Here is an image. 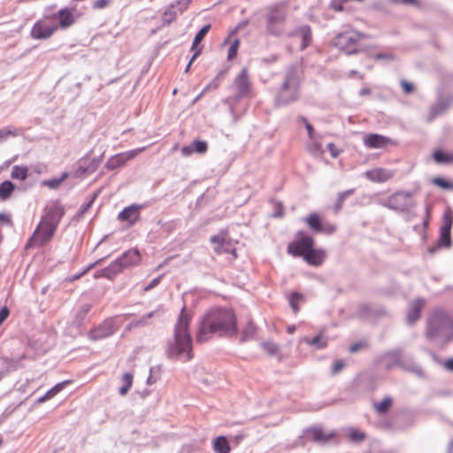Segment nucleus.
<instances>
[{
  "mask_svg": "<svg viewBox=\"0 0 453 453\" xmlns=\"http://www.w3.org/2000/svg\"><path fill=\"white\" fill-rule=\"evenodd\" d=\"M261 347L265 351H266L268 354L272 356L275 355L279 350L277 344L272 342H262Z\"/></svg>",
  "mask_w": 453,
  "mask_h": 453,
  "instance_id": "bf43d9fd",
  "label": "nucleus"
},
{
  "mask_svg": "<svg viewBox=\"0 0 453 453\" xmlns=\"http://www.w3.org/2000/svg\"><path fill=\"white\" fill-rule=\"evenodd\" d=\"M433 183L441 188H444V189H452L453 188V183L448 181L447 180H445L441 177L434 178Z\"/></svg>",
  "mask_w": 453,
  "mask_h": 453,
  "instance_id": "13d9d810",
  "label": "nucleus"
},
{
  "mask_svg": "<svg viewBox=\"0 0 453 453\" xmlns=\"http://www.w3.org/2000/svg\"><path fill=\"white\" fill-rule=\"evenodd\" d=\"M360 34L355 31H345L338 34L334 39V44L340 50L346 52L348 55L354 54L357 51V42Z\"/></svg>",
  "mask_w": 453,
  "mask_h": 453,
  "instance_id": "1a4fd4ad",
  "label": "nucleus"
},
{
  "mask_svg": "<svg viewBox=\"0 0 453 453\" xmlns=\"http://www.w3.org/2000/svg\"><path fill=\"white\" fill-rule=\"evenodd\" d=\"M104 259V257L103 258H100L98 260H96V262L90 264L88 266H87L83 271H81V273H78L76 274H73L72 276H70L67 280L69 282H73L77 280H79L80 278H81L83 275H85L89 270H91L92 268H94L96 265H99L103 260Z\"/></svg>",
  "mask_w": 453,
  "mask_h": 453,
  "instance_id": "3c124183",
  "label": "nucleus"
},
{
  "mask_svg": "<svg viewBox=\"0 0 453 453\" xmlns=\"http://www.w3.org/2000/svg\"><path fill=\"white\" fill-rule=\"evenodd\" d=\"M423 305L424 300L422 299H417L413 302L406 316V321L408 324H414L420 318Z\"/></svg>",
  "mask_w": 453,
  "mask_h": 453,
  "instance_id": "c85d7f7f",
  "label": "nucleus"
},
{
  "mask_svg": "<svg viewBox=\"0 0 453 453\" xmlns=\"http://www.w3.org/2000/svg\"><path fill=\"white\" fill-rule=\"evenodd\" d=\"M142 205L132 204L124 208L118 215V219L121 221H128L130 225H134L139 219V210Z\"/></svg>",
  "mask_w": 453,
  "mask_h": 453,
  "instance_id": "b1692460",
  "label": "nucleus"
},
{
  "mask_svg": "<svg viewBox=\"0 0 453 453\" xmlns=\"http://www.w3.org/2000/svg\"><path fill=\"white\" fill-rule=\"evenodd\" d=\"M433 157L438 164H449L453 160L451 155L447 154L441 150H435L433 154Z\"/></svg>",
  "mask_w": 453,
  "mask_h": 453,
  "instance_id": "09e8293b",
  "label": "nucleus"
},
{
  "mask_svg": "<svg viewBox=\"0 0 453 453\" xmlns=\"http://www.w3.org/2000/svg\"><path fill=\"white\" fill-rule=\"evenodd\" d=\"M14 190V185L10 180H5L0 185V199L4 201L8 199L12 191Z\"/></svg>",
  "mask_w": 453,
  "mask_h": 453,
  "instance_id": "79ce46f5",
  "label": "nucleus"
},
{
  "mask_svg": "<svg viewBox=\"0 0 453 453\" xmlns=\"http://www.w3.org/2000/svg\"><path fill=\"white\" fill-rule=\"evenodd\" d=\"M108 269H110V265L99 271H96L94 274L95 279L104 277L109 280H113L117 276L116 273L110 272Z\"/></svg>",
  "mask_w": 453,
  "mask_h": 453,
  "instance_id": "6e6d98bb",
  "label": "nucleus"
},
{
  "mask_svg": "<svg viewBox=\"0 0 453 453\" xmlns=\"http://www.w3.org/2000/svg\"><path fill=\"white\" fill-rule=\"evenodd\" d=\"M189 2V0H178L173 4H175V7H179L180 13H182L188 8Z\"/></svg>",
  "mask_w": 453,
  "mask_h": 453,
  "instance_id": "774afa93",
  "label": "nucleus"
},
{
  "mask_svg": "<svg viewBox=\"0 0 453 453\" xmlns=\"http://www.w3.org/2000/svg\"><path fill=\"white\" fill-rule=\"evenodd\" d=\"M54 17H44L36 21L32 27L31 36L34 39L44 40L50 38L58 29L57 24L54 22Z\"/></svg>",
  "mask_w": 453,
  "mask_h": 453,
  "instance_id": "9d476101",
  "label": "nucleus"
},
{
  "mask_svg": "<svg viewBox=\"0 0 453 453\" xmlns=\"http://www.w3.org/2000/svg\"><path fill=\"white\" fill-rule=\"evenodd\" d=\"M336 231V226L328 222H326L322 226L321 233L326 234H332Z\"/></svg>",
  "mask_w": 453,
  "mask_h": 453,
  "instance_id": "e2e57ef3",
  "label": "nucleus"
},
{
  "mask_svg": "<svg viewBox=\"0 0 453 453\" xmlns=\"http://www.w3.org/2000/svg\"><path fill=\"white\" fill-rule=\"evenodd\" d=\"M389 139L383 135L378 134H370L365 138L364 142L368 148L380 149L385 147Z\"/></svg>",
  "mask_w": 453,
  "mask_h": 453,
  "instance_id": "cd10ccee",
  "label": "nucleus"
},
{
  "mask_svg": "<svg viewBox=\"0 0 453 453\" xmlns=\"http://www.w3.org/2000/svg\"><path fill=\"white\" fill-rule=\"evenodd\" d=\"M133 374L131 372H126L122 378V386L119 388V394L122 396L126 395L133 385Z\"/></svg>",
  "mask_w": 453,
  "mask_h": 453,
  "instance_id": "58836bf2",
  "label": "nucleus"
},
{
  "mask_svg": "<svg viewBox=\"0 0 453 453\" xmlns=\"http://www.w3.org/2000/svg\"><path fill=\"white\" fill-rule=\"evenodd\" d=\"M326 257V252L323 249H311L306 252L303 257V259L310 265L319 266L321 265Z\"/></svg>",
  "mask_w": 453,
  "mask_h": 453,
  "instance_id": "4be33fe9",
  "label": "nucleus"
},
{
  "mask_svg": "<svg viewBox=\"0 0 453 453\" xmlns=\"http://www.w3.org/2000/svg\"><path fill=\"white\" fill-rule=\"evenodd\" d=\"M345 365V363L343 360H337L336 362H334V364L333 365V367H332V374H337L339 373L342 368L344 367Z\"/></svg>",
  "mask_w": 453,
  "mask_h": 453,
  "instance_id": "69168bd1",
  "label": "nucleus"
},
{
  "mask_svg": "<svg viewBox=\"0 0 453 453\" xmlns=\"http://www.w3.org/2000/svg\"><path fill=\"white\" fill-rule=\"evenodd\" d=\"M212 449L216 453H229L231 450L226 436H218L212 442Z\"/></svg>",
  "mask_w": 453,
  "mask_h": 453,
  "instance_id": "473e14b6",
  "label": "nucleus"
},
{
  "mask_svg": "<svg viewBox=\"0 0 453 453\" xmlns=\"http://www.w3.org/2000/svg\"><path fill=\"white\" fill-rule=\"evenodd\" d=\"M334 436V434H325L323 430L319 427H310L303 431V434L299 436L296 444L300 446H305L304 440L312 441L318 443H326L331 438Z\"/></svg>",
  "mask_w": 453,
  "mask_h": 453,
  "instance_id": "f8f14e48",
  "label": "nucleus"
},
{
  "mask_svg": "<svg viewBox=\"0 0 453 453\" xmlns=\"http://www.w3.org/2000/svg\"><path fill=\"white\" fill-rule=\"evenodd\" d=\"M58 16L59 18V25L63 28L70 27L74 22L73 15L67 9H61L58 12Z\"/></svg>",
  "mask_w": 453,
  "mask_h": 453,
  "instance_id": "f704fd0d",
  "label": "nucleus"
},
{
  "mask_svg": "<svg viewBox=\"0 0 453 453\" xmlns=\"http://www.w3.org/2000/svg\"><path fill=\"white\" fill-rule=\"evenodd\" d=\"M287 10L281 5H273L268 8L266 15L267 32L274 36H280L285 29Z\"/></svg>",
  "mask_w": 453,
  "mask_h": 453,
  "instance_id": "39448f33",
  "label": "nucleus"
},
{
  "mask_svg": "<svg viewBox=\"0 0 453 453\" xmlns=\"http://www.w3.org/2000/svg\"><path fill=\"white\" fill-rule=\"evenodd\" d=\"M45 211L46 213L42 219L58 228V224L65 214L64 207L59 203L56 202L49 204Z\"/></svg>",
  "mask_w": 453,
  "mask_h": 453,
  "instance_id": "dca6fc26",
  "label": "nucleus"
},
{
  "mask_svg": "<svg viewBox=\"0 0 453 453\" xmlns=\"http://www.w3.org/2000/svg\"><path fill=\"white\" fill-rule=\"evenodd\" d=\"M354 193H355L354 188H350V189H348V190L339 193L337 200L334 205V211L335 213H338L342 210L345 200L349 196L353 195Z\"/></svg>",
  "mask_w": 453,
  "mask_h": 453,
  "instance_id": "ea45409f",
  "label": "nucleus"
},
{
  "mask_svg": "<svg viewBox=\"0 0 453 453\" xmlns=\"http://www.w3.org/2000/svg\"><path fill=\"white\" fill-rule=\"evenodd\" d=\"M236 334L234 312L230 309L212 308L201 317L196 340L198 343H203L213 336L232 337Z\"/></svg>",
  "mask_w": 453,
  "mask_h": 453,
  "instance_id": "f257e3e1",
  "label": "nucleus"
},
{
  "mask_svg": "<svg viewBox=\"0 0 453 453\" xmlns=\"http://www.w3.org/2000/svg\"><path fill=\"white\" fill-rule=\"evenodd\" d=\"M56 229L57 227L42 219L33 235L28 239L26 248L28 249L34 245H44L54 235Z\"/></svg>",
  "mask_w": 453,
  "mask_h": 453,
  "instance_id": "6e6552de",
  "label": "nucleus"
},
{
  "mask_svg": "<svg viewBox=\"0 0 453 453\" xmlns=\"http://www.w3.org/2000/svg\"><path fill=\"white\" fill-rule=\"evenodd\" d=\"M25 358V355L20 356L18 358H10L6 357H3L0 358L2 364V370L5 372V374L18 370L20 368L21 361Z\"/></svg>",
  "mask_w": 453,
  "mask_h": 453,
  "instance_id": "c756f323",
  "label": "nucleus"
},
{
  "mask_svg": "<svg viewBox=\"0 0 453 453\" xmlns=\"http://www.w3.org/2000/svg\"><path fill=\"white\" fill-rule=\"evenodd\" d=\"M116 331L114 319L112 318L106 319L96 327L91 329L88 333V337L91 341H98L111 336Z\"/></svg>",
  "mask_w": 453,
  "mask_h": 453,
  "instance_id": "4468645a",
  "label": "nucleus"
},
{
  "mask_svg": "<svg viewBox=\"0 0 453 453\" xmlns=\"http://www.w3.org/2000/svg\"><path fill=\"white\" fill-rule=\"evenodd\" d=\"M189 321L190 316L185 311L184 306L174 326L173 341L168 343L166 355L169 358L182 362H188L193 358L192 338L188 332Z\"/></svg>",
  "mask_w": 453,
  "mask_h": 453,
  "instance_id": "f03ea898",
  "label": "nucleus"
},
{
  "mask_svg": "<svg viewBox=\"0 0 453 453\" xmlns=\"http://www.w3.org/2000/svg\"><path fill=\"white\" fill-rule=\"evenodd\" d=\"M226 73V70L219 71L217 76L203 89L202 94H204L210 89H216L219 86L221 81L224 79Z\"/></svg>",
  "mask_w": 453,
  "mask_h": 453,
  "instance_id": "49530a36",
  "label": "nucleus"
},
{
  "mask_svg": "<svg viewBox=\"0 0 453 453\" xmlns=\"http://www.w3.org/2000/svg\"><path fill=\"white\" fill-rule=\"evenodd\" d=\"M452 104H453V96H440L438 97L437 101L434 104L431 105L430 113L426 119V121L432 122L436 117L444 113Z\"/></svg>",
  "mask_w": 453,
  "mask_h": 453,
  "instance_id": "f3484780",
  "label": "nucleus"
},
{
  "mask_svg": "<svg viewBox=\"0 0 453 453\" xmlns=\"http://www.w3.org/2000/svg\"><path fill=\"white\" fill-rule=\"evenodd\" d=\"M452 226V219L449 216H445L443 224L440 227V237L438 239L439 246L442 248L451 247L450 230Z\"/></svg>",
  "mask_w": 453,
  "mask_h": 453,
  "instance_id": "412c9836",
  "label": "nucleus"
},
{
  "mask_svg": "<svg viewBox=\"0 0 453 453\" xmlns=\"http://www.w3.org/2000/svg\"><path fill=\"white\" fill-rule=\"evenodd\" d=\"M392 403H393L392 397L391 396H385L382 399L381 402H380V403L374 402L372 403V406H373V409L375 410V411L378 414L383 415V414L388 413V411H389V409L392 406Z\"/></svg>",
  "mask_w": 453,
  "mask_h": 453,
  "instance_id": "72a5a7b5",
  "label": "nucleus"
},
{
  "mask_svg": "<svg viewBox=\"0 0 453 453\" xmlns=\"http://www.w3.org/2000/svg\"><path fill=\"white\" fill-rule=\"evenodd\" d=\"M403 351L399 349L386 352L380 357L381 362L387 370L395 366H400Z\"/></svg>",
  "mask_w": 453,
  "mask_h": 453,
  "instance_id": "5701e85b",
  "label": "nucleus"
},
{
  "mask_svg": "<svg viewBox=\"0 0 453 453\" xmlns=\"http://www.w3.org/2000/svg\"><path fill=\"white\" fill-rule=\"evenodd\" d=\"M399 367L418 376H422L424 373L422 367L416 364L411 357H405L403 353Z\"/></svg>",
  "mask_w": 453,
  "mask_h": 453,
  "instance_id": "bb28decb",
  "label": "nucleus"
},
{
  "mask_svg": "<svg viewBox=\"0 0 453 453\" xmlns=\"http://www.w3.org/2000/svg\"><path fill=\"white\" fill-rule=\"evenodd\" d=\"M175 4H172L162 15V27L171 24L177 17V12L173 11Z\"/></svg>",
  "mask_w": 453,
  "mask_h": 453,
  "instance_id": "a19ab883",
  "label": "nucleus"
},
{
  "mask_svg": "<svg viewBox=\"0 0 453 453\" xmlns=\"http://www.w3.org/2000/svg\"><path fill=\"white\" fill-rule=\"evenodd\" d=\"M90 309H91V305L88 303L83 304L79 308V310L75 315L74 320H73V323L77 326H81L84 323V320L86 319L87 315L89 312Z\"/></svg>",
  "mask_w": 453,
  "mask_h": 453,
  "instance_id": "4c0bfd02",
  "label": "nucleus"
},
{
  "mask_svg": "<svg viewBox=\"0 0 453 453\" xmlns=\"http://www.w3.org/2000/svg\"><path fill=\"white\" fill-rule=\"evenodd\" d=\"M239 45H240V41L238 39H235L231 43L230 47L228 48V51H227V59L228 60H232L236 57Z\"/></svg>",
  "mask_w": 453,
  "mask_h": 453,
  "instance_id": "052dcab7",
  "label": "nucleus"
},
{
  "mask_svg": "<svg viewBox=\"0 0 453 453\" xmlns=\"http://www.w3.org/2000/svg\"><path fill=\"white\" fill-rule=\"evenodd\" d=\"M160 367L159 366H152L150 369V375L147 378L146 383L148 385H153L156 383L159 378Z\"/></svg>",
  "mask_w": 453,
  "mask_h": 453,
  "instance_id": "5fc2aeb1",
  "label": "nucleus"
},
{
  "mask_svg": "<svg viewBox=\"0 0 453 453\" xmlns=\"http://www.w3.org/2000/svg\"><path fill=\"white\" fill-rule=\"evenodd\" d=\"M393 173L389 170L383 168H376L367 171L365 176L368 180L373 182H385L393 177Z\"/></svg>",
  "mask_w": 453,
  "mask_h": 453,
  "instance_id": "393cba45",
  "label": "nucleus"
},
{
  "mask_svg": "<svg viewBox=\"0 0 453 453\" xmlns=\"http://www.w3.org/2000/svg\"><path fill=\"white\" fill-rule=\"evenodd\" d=\"M70 383H71L70 380H64L60 383H58L57 385H55L53 388H51L50 390H48L46 392V396L52 398L58 393L62 391L64 389V388L65 387V385L70 384Z\"/></svg>",
  "mask_w": 453,
  "mask_h": 453,
  "instance_id": "864d4df0",
  "label": "nucleus"
},
{
  "mask_svg": "<svg viewBox=\"0 0 453 453\" xmlns=\"http://www.w3.org/2000/svg\"><path fill=\"white\" fill-rule=\"evenodd\" d=\"M191 144L193 151L198 154H204L208 150V144L205 141L195 140Z\"/></svg>",
  "mask_w": 453,
  "mask_h": 453,
  "instance_id": "603ef678",
  "label": "nucleus"
},
{
  "mask_svg": "<svg viewBox=\"0 0 453 453\" xmlns=\"http://www.w3.org/2000/svg\"><path fill=\"white\" fill-rule=\"evenodd\" d=\"M233 87L237 90V95L234 96L235 101L240 100L242 97L249 94L250 82L247 69L243 68L240 72V73L234 79Z\"/></svg>",
  "mask_w": 453,
  "mask_h": 453,
  "instance_id": "a211bd4d",
  "label": "nucleus"
},
{
  "mask_svg": "<svg viewBox=\"0 0 453 453\" xmlns=\"http://www.w3.org/2000/svg\"><path fill=\"white\" fill-rule=\"evenodd\" d=\"M312 246L314 239L300 230L296 233V239L288 243L287 250L293 257H303Z\"/></svg>",
  "mask_w": 453,
  "mask_h": 453,
  "instance_id": "0eeeda50",
  "label": "nucleus"
},
{
  "mask_svg": "<svg viewBox=\"0 0 453 453\" xmlns=\"http://www.w3.org/2000/svg\"><path fill=\"white\" fill-rule=\"evenodd\" d=\"M162 314H163V311H161V310H159V309L152 311L142 316L139 319L131 322L127 326V329L142 327V326H148V325H150V322H149L150 319L153 318L154 316L162 315Z\"/></svg>",
  "mask_w": 453,
  "mask_h": 453,
  "instance_id": "2f4dec72",
  "label": "nucleus"
},
{
  "mask_svg": "<svg viewBox=\"0 0 453 453\" xmlns=\"http://www.w3.org/2000/svg\"><path fill=\"white\" fill-rule=\"evenodd\" d=\"M11 135L15 136V131L11 130L10 128L0 129V142L6 140Z\"/></svg>",
  "mask_w": 453,
  "mask_h": 453,
  "instance_id": "0e129e2a",
  "label": "nucleus"
},
{
  "mask_svg": "<svg viewBox=\"0 0 453 453\" xmlns=\"http://www.w3.org/2000/svg\"><path fill=\"white\" fill-rule=\"evenodd\" d=\"M142 256L137 249L125 251L119 257L110 264L108 271L119 274L126 269H130L141 264Z\"/></svg>",
  "mask_w": 453,
  "mask_h": 453,
  "instance_id": "423d86ee",
  "label": "nucleus"
},
{
  "mask_svg": "<svg viewBox=\"0 0 453 453\" xmlns=\"http://www.w3.org/2000/svg\"><path fill=\"white\" fill-rule=\"evenodd\" d=\"M163 278V275H159L158 277L153 279L145 288H144V291L148 292L150 290H151L152 288H154L155 287H157L159 282L161 281Z\"/></svg>",
  "mask_w": 453,
  "mask_h": 453,
  "instance_id": "338daca9",
  "label": "nucleus"
},
{
  "mask_svg": "<svg viewBox=\"0 0 453 453\" xmlns=\"http://www.w3.org/2000/svg\"><path fill=\"white\" fill-rule=\"evenodd\" d=\"M257 326L255 325V323L253 322V320H250L247 325L245 326V327L242 329V336H241V339L240 341L242 342H246V341H249V340H251L254 338V336L256 335L257 334Z\"/></svg>",
  "mask_w": 453,
  "mask_h": 453,
  "instance_id": "c9c22d12",
  "label": "nucleus"
},
{
  "mask_svg": "<svg viewBox=\"0 0 453 453\" xmlns=\"http://www.w3.org/2000/svg\"><path fill=\"white\" fill-rule=\"evenodd\" d=\"M300 66L296 64L291 65L287 68L285 79L282 82L284 88L290 87L295 90V88L299 89L300 87Z\"/></svg>",
  "mask_w": 453,
  "mask_h": 453,
  "instance_id": "aec40b11",
  "label": "nucleus"
},
{
  "mask_svg": "<svg viewBox=\"0 0 453 453\" xmlns=\"http://www.w3.org/2000/svg\"><path fill=\"white\" fill-rule=\"evenodd\" d=\"M293 35H299L302 39V43L300 46L301 50H304L308 48L312 42V33L311 28L309 25H303L298 27L296 31L293 33Z\"/></svg>",
  "mask_w": 453,
  "mask_h": 453,
  "instance_id": "a878e982",
  "label": "nucleus"
},
{
  "mask_svg": "<svg viewBox=\"0 0 453 453\" xmlns=\"http://www.w3.org/2000/svg\"><path fill=\"white\" fill-rule=\"evenodd\" d=\"M210 241L214 244V251L218 255L230 253L234 258L237 257L236 250L232 241L226 238L223 233L212 235Z\"/></svg>",
  "mask_w": 453,
  "mask_h": 453,
  "instance_id": "2eb2a0df",
  "label": "nucleus"
},
{
  "mask_svg": "<svg viewBox=\"0 0 453 453\" xmlns=\"http://www.w3.org/2000/svg\"><path fill=\"white\" fill-rule=\"evenodd\" d=\"M11 176L12 179L24 180L27 178V168L26 166L14 165Z\"/></svg>",
  "mask_w": 453,
  "mask_h": 453,
  "instance_id": "de8ad7c7",
  "label": "nucleus"
},
{
  "mask_svg": "<svg viewBox=\"0 0 453 453\" xmlns=\"http://www.w3.org/2000/svg\"><path fill=\"white\" fill-rule=\"evenodd\" d=\"M91 153L92 150L77 161L75 170L73 172V176L75 178H84L85 176L95 173L99 167L102 157L90 158Z\"/></svg>",
  "mask_w": 453,
  "mask_h": 453,
  "instance_id": "9b49d317",
  "label": "nucleus"
},
{
  "mask_svg": "<svg viewBox=\"0 0 453 453\" xmlns=\"http://www.w3.org/2000/svg\"><path fill=\"white\" fill-rule=\"evenodd\" d=\"M303 342L313 346L317 349H324L327 344L326 339L321 334H317L313 338L304 337Z\"/></svg>",
  "mask_w": 453,
  "mask_h": 453,
  "instance_id": "e433bc0d",
  "label": "nucleus"
},
{
  "mask_svg": "<svg viewBox=\"0 0 453 453\" xmlns=\"http://www.w3.org/2000/svg\"><path fill=\"white\" fill-rule=\"evenodd\" d=\"M211 29V25L210 24H207L205 26H203L197 33L196 35H195V38H194V41H193V43H192V47H191V50H195L196 49V46L198 43H200L203 38L205 37V35L208 34V32L210 31Z\"/></svg>",
  "mask_w": 453,
  "mask_h": 453,
  "instance_id": "a18cd8bd",
  "label": "nucleus"
},
{
  "mask_svg": "<svg viewBox=\"0 0 453 453\" xmlns=\"http://www.w3.org/2000/svg\"><path fill=\"white\" fill-rule=\"evenodd\" d=\"M68 177V173L64 172L60 177H55L43 181V185L50 189H56Z\"/></svg>",
  "mask_w": 453,
  "mask_h": 453,
  "instance_id": "c03bdc74",
  "label": "nucleus"
},
{
  "mask_svg": "<svg viewBox=\"0 0 453 453\" xmlns=\"http://www.w3.org/2000/svg\"><path fill=\"white\" fill-rule=\"evenodd\" d=\"M146 147L137 148L132 150L116 154L111 157L105 164L108 170H115L126 165V163L134 158L141 152L145 150Z\"/></svg>",
  "mask_w": 453,
  "mask_h": 453,
  "instance_id": "ddd939ff",
  "label": "nucleus"
},
{
  "mask_svg": "<svg viewBox=\"0 0 453 453\" xmlns=\"http://www.w3.org/2000/svg\"><path fill=\"white\" fill-rule=\"evenodd\" d=\"M372 306L368 303H362L357 308V317L364 319H371Z\"/></svg>",
  "mask_w": 453,
  "mask_h": 453,
  "instance_id": "8fccbe9b",
  "label": "nucleus"
},
{
  "mask_svg": "<svg viewBox=\"0 0 453 453\" xmlns=\"http://www.w3.org/2000/svg\"><path fill=\"white\" fill-rule=\"evenodd\" d=\"M425 336L439 349H444L453 339V319L441 309L434 310L426 319Z\"/></svg>",
  "mask_w": 453,
  "mask_h": 453,
  "instance_id": "7ed1b4c3",
  "label": "nucleus"
},
{
  "mask_svg": "<svg viewBox=\"0 0 453 453\" xmlns=\"http://www.w3.org/2000/svg\"><path fill=\"white\" fill-rule=\"evenodd\" d=\"M299 89L295 88V91L292 88L287 87L284 89V85L281 84L279 94L275 98L276 106H285L298 99Z\"/></svg>",
  "mask_w": 453,
  "mask_h": 453,
  "instance_id": "6ab92c4d",
  "label": "nucleus"
},
{
  "mask_svg": "<svg viewBox=\"0 0 453 453\" xmlns=\"http://www.w3.org/2000/svg\"><path fill=\"white\" fill-rule=\"evenodd\" d=\"M380 204L397 213H411L416 206L413 194L409 191H397L391 196L380 199Z\"/></svg>",
  "mask_w": 453,
  "mask_h": 453,
  "instance_id": "20e7f679",
  "label": "nucleus"
},
{
  "mask_svg": "<svg viewBox=\"0 0 453 453\" xmlns=\"http://www.w3.org/2000/svg\"><path fill=\"white\" fill-rule=\"evenodd\" d=\"M386 315V311L381 306H372V311L371 312V319L380 318Z\"/></svg>",
  "mask_w": 453,
  "mask_h": 453,
  "instance_id": "680f3d73",
  "label": "nucleus"
},
{
  "mask_svg": "<svg viewBox=\"0 0 453 453\" xmlns=\"http://www.w3.org/2000/svg\"><path fill=\"white\" fill-rule=\"evenodd\" d=\"M304 300V296L299 292H293L288 297V303L294 313H297L300 310L298 303Z\"/></svg>",
  "mask_w": 453,
  "mask_h": 453,
  "instance_id": "37998d69",
  "label": "nucleus"
},
{
  "mask_svg": "<svg viewBox=\"0 0 453 453\" xmlns=\"http://www.w3.org/2000/svg\"><path fill=\"white\" fill-rule=\"evenodd\" d=\"M304 221L308 225L309 228L316 233L321 234L322 226L324 222H322L319 215L316 212L310 213L305 219Z\"/></svg>",
  "mask_w": 453,
  "mask_h": 453,
  "instance_id": "7c9ffc66",
  "label": "nucleus"
},
{
  "mask_svg": "<svg viewBox=\"0 0 453 453\" xmlns=\"http://www.w3.org/2000/svg\"><path fill=\"white\" fill-rule=\"evenodd\" d=\"M349 438L354 442H360L365 440V434L359 430L350 428L349 430Z\"/></svg>",
  "mask_w": 453,
  "mask_h": 453,
  "instance_id": "4d7b16f0",
  "label": "nucleus"
}]
</instances>
